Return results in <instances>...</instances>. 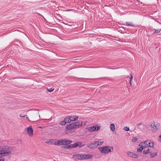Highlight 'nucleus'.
<instances>
[{"mask_svg":"<svg viewBox=\"0 0 161 161\" xmlns=\"http://www.w3.org/2000/svg\"><path fill=\"white\" fill-rule=\"evenodd\" d=\"M12 148V147H9L8 146H4L2 147H1V148L0 149V153L1 155V156H2V157H4L11 154V151H9L7 152H5V150H11Z\"/></svg>","mask_w":161,"mask_h":161,"instance_id":"f257e3e1","label":"nucleus"},{"mask_svg":"<svg viewBox=\"0 0 161 161\" xmlns=\"http://www.w3.org/2000/svg\"><path fill=\"white\" fill-rule=\"evenodd\" d=\"M98 149L102 154H106L114 151L113 147L111 146H104L103 147H99Z\"/></svg>","mask_w":161,"mask_h":161,"instance_id":"f03ea898","label":"nucleus"},{"mask_svg":"<svg viewBox=\"0 0 161 161\" xmlns=\"http://www.w3.org/2000/svg\"><path fill=\"white\" fill-rule=\"evenodd\" d=\"M27 130V133L30 136H32L33 135V130L32 126H30L28 128L26 129Z\"/></svg>","mask_w":161,"mask_h":161,"instance_id":"7ed1b4c3","label":"nucleus"},{"mask_svg":"<svg viewBox=\"0 0 161 161\" xmlns=\"http://www.w3.org/2000/svg\"><path fill=\"white\" fill-rule=\"evenodd\" d=\"M74 128L77 129L82 126L83 125V122L81 121L75 122L74 123Z\"/></svg>","mask_w":161,"mask_h":161,"instance_id":"20e7f679","label":"nucleus"},{"mask_svg":"<svg viewBox=\"0 0 161 161\" xmlns=\"http://www.w3.org/2000/svg\"><path fill=\"white\" fill-rule=\"evenodd\" d=\"M159 126V124H156V125H155L154 124L153 125H151V127L152 131L153 132L157 131L158 130V128L157 127H158Z\"/></svg>","mask_w":161,"mask_h":161,"instance_id":"39448f33","label":"nucleus"},{"mask_svg":"<svg viewBox=\"0 0 161 161\" xmlns=\"http://www.w3.org/2000/svg\"><path fill=\"white\" fill-rule=\"evenodd\" d=\"M127 153V155L131 157L132 158H137L138 157V155L131 152H128Z\"/></svg>","mask_w":161,"mask_h":161,"instance_id":"423d86ee","label":"nucleus"},{"mask_svg":"<svg viewBox=\"0 0 161 161\" xmlns=\"http://www.w3.org/2000/svg\"><path fill=\"white\" fill-rule=\"evenodd\" d=\"M148 142H149L148 140L144 142H142V151L143 149V147L147 148L148 147Z\"/></svg>","mask_w":161,"mask_h":161,"instance_id":"0eeeda50","label":"nucleus"},{"mask_svg":"<svg viewBox=\"0 0 161 161\" xmlns=\"http://www.w3.org/2000/svg\"><path fill=\"white\" fill-rule=\"evenodd\" d=\"M66 128L68 130H71L75 129V128H74V123L69 124L66 127Z\"/></svg>","mask_w":161,"mask_h":161,"instance_id":"6e6552de","label":"nucleus"},{"mask_svg":"<svg viewBox=\"0 0 161 161\" xmlns=\"http://www.w3.org/2000/svg\"><path fill=\"white\" fill-rule=\"evenodd\" d=\"M55 145H64V139H60L57 141V142H54Z\"/></svg>","mask_w":161,"mask_h":161,"instance_id":"1a4fd4ad","label":"nucleus"},{"mask_svg":"<svg viewBox=\"0 0 161 161\" xmlns=\"http://www.w3.org/2000/svg\"><path fill=\"white\" fill-rule=\"evenodd\" d=\"M82 144V143L81 142H75L73 144V145L74 148L78 147H83L84 146V145L81 146Z\"/></svg>","mask_w":161,"mask_h":161,"instance_id":"9d476101","label":"nucleus"},{"mask_svg":"<svg viewBox=\"0 0 161 161\" xmlns=\"http://www.w3.org/2000/svg\"><path fill=\"white\" fill-rule=\"evenodd\" d=\"M78 159L80 160L84 159V154H78L76 155Z\"/></svg>","mask_w":161,"mask_h":161,"instance_id":"9b49d317","label":"nucleus"},{"mask_svg":"<svg viewBox=\"0 0 161 161\" xmlns=\"http://www.w3.org/2000/svg\"><path fill=\"white\" fill-rule=\"evenodd\" d=\"M70 116H67L64 119V120L67 123H69L71 122V119H70Z\"/></svg>","mask_w":161,"mask_h":161,"instance_id":"f8f14e48","label":"nucleus"},{"mask_svg":"<svg viewBox=\"0 0 161 161\" xmlns=\"http://www.w3.org/2000/svg\"><path fill=\"white\" fill-rule=\"evenodd\" d=\"M93 156L92 155L90 154H84V159L91 158H92Z\"/></svg>","mask_w":161,"mask_h":161,"instance_id":"ddd939ff","label":"nucleus"},{"mask_svg":"<svg viewBox=\"0 0 161 161\" xmlns=\"http://www.w3.org/2000/svg\"><path fill=\"white\" fill-rule=\"evenodd\" d=\"M143 152V154H145L150 153L152 152V151L150 149L148 148L147 150H144Z\"/></svg>","mask_w":161,"mask_h":161,"instance_id":"4468645a","label":"nucleus"},{"mask_svg":"<svg viewBox=\"0 0 161 161\" xmlns=\"http://www.w3.org/2000/svg\"><path fill=\"white\" fill-rule=\"evenodd\" d=\"M72 141L70 140L64 139V145L69 144L72 142Z\"/></svg>","mask_w":161,"mask_h":161,"instance_id":"2eb2a0df","label":"nucleus"},{"mask_svg":"<svg viewBox=\"0 0 161 161\" xmlns=\"http://www.w3.org/2000/svg\"><path fill=\"white\" fill-rule=\"evenodd\" d=\"M92 127L93 130V131L98 130L100 128V126H93Z\"/></svg>","mask_w":161,"mask_h":161,"instance_id":"dca6fc26","label":"nucleus"},{"mask_svg":"<svg viewBox=\"0 0 161 161\" xmlns=\"http://www.w3.org/2000/svg\"><path fill=\"white\" fill-rule=\"evenodd\" d=\"M161 30V28L160 29H154L152 31H153V33L154 34L155 33H159Z\"/></svg>","mask_w":161,"mask_h":161,"instance_id":"f3484780","label":"nucleus"},{"mask_svg":"<svg viewBox=\"0 0 161 161\" xmlns=\"http://www.w3.org/2000/svg\"><path fill=\"white\" fill-rule=\"evenodd\" d=\"M149 142L148 143V147H153V143L151 141H148Z\"/></svg>","mask_w":161,"mask_h":161,"instance_id":"a211bd4d","label":"nucleus"},{"mask_svg":"<svg viewBox=\"0 0 161 161\" xmlns=\"http://www.w3.org/2000/svg\"><path fill=\"white\" fill-rule=\"evenodd\" d=\"M126 25L130 26H134V24L132 22H127L126 23Z\"/></svg>","mask_w":161,"mask_h":161,"instance_id":"6ab92c4d","label":"nucleus"},{"mask_svg":"<svg viewBox=\"0 0 161 161\" xmlns=\"http://www.w3.org/2000/svg\"><path fill=\"white\" fill-rule=\"evenodd\" d=\"M110 128L111 130L113 131H114L115 129L114 125L113 124H111L110 125Z\"/></svg>","mask_w":161,"mask_h":161,"instance_id":"aec40b11","label":"nucleus"},{"mask_svg":"<svg viewBox=\"0 0 161 161\" xmlns=\"http://www.w3.org/2000/svg\"><path fill=\"white\" fill-rule=\"evenodd\" d=\"M87 147L91 149H92L94 148V146H93V143L88 144H86Z\"/></svg>","mask_w":161,"mask_h":161,"instance_id":"412c9836","label":"nucleus"},{"mask_svg":"<svg viewBox=\"0 0 161 161\" xmlns=\"http://www.w3.org/2000/svg\"><path fill=\"white\" fill-rule=\"evenodd\" d=\"M157 153L150 154V157L151 158H153L157 156Z\"/></svg>","mask_w":161,"mask_h":161,"instance_id":"4be33fe9","label":"nucleus"},{"mask_svg":"<svg viewBox=\"0 0 161 161\" xmlns=\"http://www.w3.org/2000/svg\"><path fill=\"white\" fill-rule=\"evenodd\" d=\"M66 123V122H65V121L64 120V119L63 120L61 121L59 124L60 125H64Z\"/></svg>","mask_w":161,"mask_h":161,"instance_id":"5701e85b","label":"nucleus"},{"mask_svg":"<svg viewBox=\"0 0 161 161\" xmlns=\"http://www.w3.org/2000/svg\"><path fill=\"white\" fill-rule=\"evenodd\" d=\"M99 141H96L94 142V143H93V146H95V147H96L97 146H99Z\"/></svg>","mask_w":161,"mask_h":161,"instance_id":"b1692460","label":"nucleus"},{"mask_svg":"<svg viewBox=\"0 0 161 161\" xmlns=\"http://www.w3.org/2000/svg\"><path fill=\"white\" fill-rule=\"evenodd\" d=\"M70 119H71V121H74L75 120H76V119L75 118V116H70Z\"/></svg>","mask_w":161,"mask_h":161,"instance_id":"393cba45","label":"nucleus"},{"mask_svg":"<svg viewBox=\"0 0 161 161\" xmlns=\"http://www.w3.org/2000/svg\"><path fill=\"white\" fill-rule=\"evenodd\" d=\"M67 146L68 147H68V149H70L71 148H74L72 144H70V145H67Z\"/></svg>","mask_w":161,"mask_h":161,"instance_id":"a878e982","label":"nucleus"},{"mask_svg":"<svg viewBox=\"0 0 161 161\" xmlns=\"http://www.w3.org/2000/svg\"><path fill=\"white\" fill-rule=\"evenodd\" d=\"M54 90V89H53V88H50L49 89H47V90L49 92H51L53 91Z\"/></svg>","mask_w":161,"mask_h":161,"instance_id":"bb28decb","label":"nucleus"},{"mask_svg":"<svg viewBox=\"0 0 161 161\" xmlns=\"http://www.w3.org/2000/svg\"><path fill=\"white\" fill-rule=\"evenodd\" d=\"M137 140V138L136 137H134L133 138L132 140H131V141L132 142H136V141Z\"/></svg>","mask_w":161,"mask_h":161,"instance_id":"cd10ccee","label":"nucleus"},{"mask_svg":"<svg viewBox=\"0 0 161 161\" xmlns=\"http://www.w3.org/2000/svg\"><path fill=\"white\" fill-rule=\"evenodd\" d=\"M130 86H131V80H132V79L133 78V77H132V75H130Z\"/></svg>","mask_w":161,"mask_h":161,"instance_id":"c85d7f7f","label":"nucleus"},{"mask_svg":"<svg viewBox=\"0 0 161 161\" xmlns=\"http://www.w3.org/2000/svg\"><path fill=\"white\" fill-rule=\"evenodd\" d=\"M88 130L90 131H93L92 127H90L88 128Z\"/></svg>","mask_w":161,"mask_h":161,"instance_id":"c756f323","label":"nucleus"},{"mask_svg":"<svg viewBox=\"0 0 161 161\" xmlns=\"http://www.w3.org/2000/svg\"><path fill=\"white\" fill-rule=\"evenodd\" d=\"M143 127H142V129L143 130H145L147 128V125H143Z\"/></svg>","mask_w":161,"mask_h":161,"instance_id":"7c9ffc66","label":"nucleus"},{"mask_svg":"<svg viewBox=\"0 0 161 161\" xmlns=\"http://www.w3.org/2000/svg\"><path fill=\"white\" fill-rule=\"evenodd\" d=\"M124 129L126 131H128L129 130V128L128 127H125L124 128Z\"/></svg>","mask_w":161,"mask_h":161,"instance_id":"2f4dec72","label":"nucleus"},{"mask_svg":"<svg viewBox=\"0 0 161 161\" xmlns=\"http://www.w3.org/2000/svg\"><path fill=\"white\" fill-rule=\"evenodd\" d=\"M138 152H141V147L137 150Z\"/></svg>","mask_w":161,"mask_h":161,"instance_id":"473e14b6","label":"nucleus"},{"mask_svg":"<svg viewBox=\"0 0 161 161\" xmlns=\"http://www.w3.org/2000/svg\"><path fill=\"white\" fill-rule=\"evenodd\" d=\"M103 142H99V146H100V145H102V144H103Z\"/></svg>","mask_w":161,"mask_h":161,"instance_id":"72a5a7b5","label":"nucleus"},{"mask_svg":"<svg viewBox=\"0 0 161 161\" xmlns=\"http://www.w3.org/2000/svg\"><path fill=\"white\" fill-rule=\"evenodd\" d=\"M68 147L67 145L65 146H64V147H62V148H66V149H68V147Z\"/></svg>","mask_w":161,"mask_h":161,"instance_id":"f704fd0d","label":"nucleus"},{"mask_svg":"<svg viewBox=\"0 0 161 161\" xmlns=\"http://www.w3.org/2000/svg\"><path fill=\"white\" fill-rule=\"evenodd\" d=\"M75 119H76V120H78V117L77 116H75Z\"/></svg>","mask_w":161,"mask_h":161,"instance_id":"c9c22d12","label":"nucleus"},{"mask_svg":"<svg viewBox=\"0 0 161 161\" xmlns=\"http://www.w3.org/2000/svg\"><path fill=\"white\" fill-rule=\"evenodd\" d=\"M0 161H4V159H0Z\"/></svg>","mask_w":161,"mask_h":161,"instance_id":"e433bc0d","label":"nucleus"},{"mask_svg":"<svg viewBox=\"0 0 161 161\" xmlns=\"http://www.w3.org/2000/svg\"><path fill=\"white\" fill-rule=\"evenodd\" d=\"M137 125H138V126H139V125H141V123H138V124H137Z\"/></svg>","mask_w":161,"mask_h":161,"instance_id":"4c0bfd02","label":"nucleus"},{"mask_svg":"<svg viewBox=\"0 0 161 161\" xmlns=\"http://www.w3.org/2000/svg\"><path fill=\"white\" fill-rule=\"evenodd\" d=\"M8 150H5V152H9V151H8Z\"/></svg>","mask_w":161,"mask_h":161,"instance_id":"58836bf2","label":"nucleus"},{"mask_svg":"<svg viewBox=\"0 0 161 161\" xmlns=\"http://www.w3.org/2000/svg\"><path fill=\"white\" fill-rule=\"evenodd\" d=\"M141 144V143H140V144L139 145V146H140Z\"/></svg>","mask_w":161,"mask_h":161,"instance_id":"ea45409f","label":"nucleus"},{"mask_svg":"<svg viewBox=\"0 0 161 161\" xmlns=\"http://www.w3.org/2000/svg\"><path fill=\"white\" fill-rule=\"evenodd\" d=\"M39 128H41V127H39Z\"/></svg>","mask_w":161,"mask_h":161,"instance_id":"a19ab883","label":"nucleus"}]
</instances>
